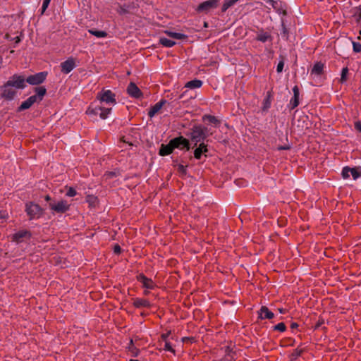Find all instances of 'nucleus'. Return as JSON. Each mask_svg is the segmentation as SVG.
Returning a JSON list of instances; mask_svg holds the SVG:
<instances>
[{"mask_svg": "<svg viewBox=\"0 0 361 361\" xmlns=\"http://www.w3.org/2000/svg\"><path fill=\"white\" fill-rule=\"evenodd\" d=\"M25 87L26 84L23 83L21 75L14 74L0 87V97L6 101H11L16 96L17 90H23Z\"/></svg>", "mask_w": 361, "mask_h": 361, "instance_id": "1", "label": "nucleus"}, {"mask_svg": "<svg viewBox=\"0 0 361 361\" xmlns=\"http://www.w3.org/2000/svg\"><path fill=\"white\" fill-rule=\"evenodd\" d=\"M188 136L190 137L194 146H197L198 143L202 142L209 136L207 128L202 125H194L191 128V131Z\"/></svg>", "mask_w": 361, "mask_h": 361, "instance_id": "2", "label": "nucleus"}, {"mask_svg": "<svg viewBox=\"0 0 361 361\" xmlns=\"http://www.w3.org/2000/svg\"><path fill=\"white\" fill-rule=\"evenodd\" d=\"M115 4L117 6L116 11L119 15L134 14L138 10L139 5L135 1L118 0Z\"/></svg>", "mask_w": 361, "mask_h": 361, "instance_id": "3", "label": "nucleus"}, {"mask_svg": "<svg viewBox=\"0 0 361 361\" xmlns=\"http://www.w3.org/2000/svg\"><path fill=\"white\" fill-rule=\"evenodd\" d=\"M25 212L29 220L39 219L44 213V209L34 202H27L25 203Z\"/></svg>", "mask_w": 361, "mask_h": 361, "instance_id": "4", "label": "nucleus"}, {"mask_svg": "<svg viewBox=\"0 0 361 361\" xmlns=\"http://www.w3.org/2000/svg\"><path fill=\"white\" fill-rule=\"evenodd\" d=\"M112 109L111 107H103L99 105H96L95 102L92 103L86 111V114L90 116H97L104 120L107 118L109 114H111Z\"/></svg>", "mask_w": 361, "mask_h": 361, "instance_id": "5", "label": "nucleus"}, {"mask_svg": "<svg viewBox=\"0 0 361 361\" xmlns=\"http://www.w3.org/2000/svg\"><path fill=\"white\" fill-rule=\"evenodd\" d=\"M96 98L100 103H105L109 105L116 104V94L110 90L102 89L97 94Z\"/></svg>", "mask_w": 361, "mask_h": 361, "instance_id": "6", "label": "nucleus"}, {"mask_svg": "<svg viewBox=\"0 0 361 361\" xmlns=\"http://www.w3.org/2000/svg\"><path fill=\"white\" fill-rule=\"evenodd\" d=\"M47 75L48 73L47 71H42L34 75H30L27 78H25L23 75H21V78L23 79L24 84L27 82L32 85H39L45 81Z\"/></svg>", "mask_w": 361, "mask_h": 361, "instance_id": "7", "label": "nucleus"}, {"mask_svg": "<svg viewBox=\"0 0 361 361\" xmlns=\"http://www.w3.org/2000/svg\"><path fill=\"white\" fill-rule=\"evenodd\" d=\"M71 204L67 200H61L59 201H54L49 203V209L53 214H64L69 211Z\"/></svg>", "mask_w": 361, "mask_h": 361, "instance_id": "8", "label": "nucleus"}, {"mask_svg": "<svg viewBox=\"0 0 361 361\" xmlns=\"http://www.w3.org/2000/svg\"><path fill=\"white\" fill-rule=\"evenodd\" d=\"M219 4V0H208L200 4L195 11L198 13L207 14L211 11L216 8Z\"/></svg>", "mask_w": 361, "mask_h": 361, "instance_id": "9", "label": "nucleus"}, {"mask_svg": "<svg viewBox=\"0 0 361 361\" xmlns=\"http://www.w3.org/2000/svg\"><path fill=\"white\" fill-rule=\"evenodd\" d=\"M32 238V233L26 229L20 230L11 235V241L17 244L25 240H29Z\"/></svg>", "mask_w": 361, "mask_h": 361, "instance_id": "10", "label": "nucleus"}, {"mask_svg": "<svg viewBox=\"0 0 361 361\" xmlns=\"http://www.w3.org/2000/svg\"><path fill=\"white\" fill-rule=\"evenodd\" d=\"M171 145H173V148H178L180 149H185L186 151L190 150V142L188 139L184 137L183 136H178L175 138L171 139Z\"/></svg>", "mask_w": 361, "mask_h": 361, "instance_id": "11", "label": "nucleus"}, {"mask_svg": "<svg viewBox=\"0 0 361 361\" xmlns=\"http://www.w3.org/2000/svg\"><path fill=\"white\" fill-rule=\"evenodd\" d=\"M137 281L142 284V287L153 290L156 287L154 282L149 278L147 277L144 274L140 273L137 276Z\"/></svg>", "mask_w": 361, "mask_h": 361, "instance_id": "12", "label": "nucleus"}, {"mask_svg": "<svg viewBox=\"0 0 361 361\" xmlns=\"http://www.w3.org/2000/svg\"><path fill=\"white\" fill-rule=\"evenodd\" d=\"M195 147H196V148L194 150L195 159H201V158L203 155L205 157H207V153L208 152L209 149H208V145L207 144H205L204 142H202Z\"/></svg>", "mask_w": 361, "mask_h": 361, "instance_id": "13", "label": "nucleus"}, {"mask_svg": "<svg viewBox=\"0 0 361 361\" xmlns=\"http://www.w3.org/2000/svg\"><path fill=\"white\" fill-rule=\"evenodd\" d=\"M127 93L131 97L139 99L142 97V92L135 83L130 82L127 87Z\"/></svg>", "mask_w": 361, "mask_h": 361, "instance_id": "14", "label": "nucleus"}, {"mask_svg": "<svg viewBox=\"0 0 361 361\" xmlns=\"http://www.w3.org/2000/svg\"><path fill=\"white\" fill-rule=\"evenodd\" d=\"M76 66L75 60L73 57L68 58L61 63V72L68 74Z\"/></svg>", "mask_w": 361, "mask_h": 361, "instance_id": "15", "label": "nucleus"}, {"mask_svg": "<svg viewBox=\"0 0 361 361\" xmlns=\"http://www.w3.org/2000/svg\"><path fill=\"white\" fill-rule=\"evenodd\" d=\"M293 97L291 98L288 107L293 110L296 108L300 104V90L297 85H295L293 88Z\"/></svg>", "mask_w": 361, "mask_h": 361, "instance_id": "16", "label": "nucleus"}, {"mask_svg": "<svg viewBox=\"0 0 361 361\" xmlns=\"http://www.w3.org/2000/svg\"><path fill=\"white\" fill-rule=\"evenodd\" d=\"M258 319H271L274 317V314L269 310L267 306H262L259 310L257 312Z\"/></svg>", "mask_w": 361, "mask_h": 361, "instance_id": "17", "label": "nucleus"}, {"mask_svg": "<svg viewBox=\"0 0 361 361\" xmlns=\"http://www.w3.org/2000/svg\"><path fill=\"white\" fill-rule=\"evenodd\" d=\"M166 102L167 101L166 99H162L154 106H152L147 113L148 116L150 118L154 117Z\"/></svg>", "mask_w": 361, "mask_h": 361, "instance_id": "18", "label": "nucleus"}, {"mask_svg": "<svg viewBox=\"0 0 361 361\" xmlns=\"http://www.w3.org/2000/svg\"><path fill=\"white\" fill-rule=\"evenodd\" d=\"M34 92L35 94L32 95V97H35V101L37 103L41 102L44 97L47 94V89L44 86H39L34 88Z\"/></svg>", "mask_w": 361, "mask_h": 361, "instance_id": "19", "label": "nucleus"}, {"mask_svg": "<svg viewBox=\"0 0 361 361\" xmlns=\"http://www.w3.org/2000/svg\"><path fill=\"white\" fill-rule=\"evenodd\" d=\"M273 39L270 32H264L262 28L257 32L256 40L262 42L263 43L269 41L271 42Z\"/></svg>", "mask_w": 361, "mask_h": 361, "instance_id": "20", "label": "nucleus"}, {"mask_svg": "<svg viewBox=\"0 0 361 361\" xmlns=\"http://www.w3.org/2000/svg\"><path fill=\"white\" fill-rule=\"evenodd\" d=\"M36 102H37L35 101V97L30 96L26 100L23 102L18 107L17 112H21L30 109Z\"/></svg>", "mask_w": 361, "mask_h": 361, "instance_id": "21", "label": "nucleus"}, {"mask_svg": "<svg viewBox=\"0 0 361 361\" xmlns=\"http://www.w3.org/2000/svg\"><path fill=\"white\" fill-rule=\"evenodd\" d=\"M133 300V305L135 308H142V307H151L152 305L150 302L145 298H135Z\"/></svg>", "mask_w": 361, "mask_h": 361, "instance_id": "22", "label": "nucleus"}, {"mask_svg": "<svg viewBox=\"0 0 361 361\" xmlns=\"http://www.w3.org/2000/svg\"><path fill=\"white\" fill-rule=\"evenodd\" d=\"M174 150L173 145H171V141L166 145L161 144L159 148V154L160 156H167L171 154Z\"/></svg>", "mask_w": 361, "mask_h": 361, "instance_id": "23", "label": "nucleus"}, {"mask_svg": "<svg viewBox=\"0 0 361 361\" xmlns=\"http://www.w3.org/2000/svg\"><path fill=\"white\" fill-rule=\"evenodd\" d=\"M272 97H273L272 91L271 90L268 91L267 92L266 97L264 99L263 102H262V111L267 112L269 109V108L271 107V104Z\"/></svg>", "mask_w": 361, "mask_h": 361, "instance_id": "24", "label": "nucleus"}, {"mask_svg": "<svg viewBox=\"0 0 361 361\" xmlns=\"http://www.w3.org/2000/svg\"><path fill=\"white\" fill-rule=\"evenodd\" d=\"M203 84V82L198 79H195L190 81H188L186 82V84L184 86V88H188V89H196L200 88L202 87Z\"/></svg>", "mask_w": 361, "mask_h": 361, "instance_id": "25", "label": "nucleus"}, {"mask_svg": "<svg viewBox=\"0 0 361 361\" xmlns=\"http://www.w3.org/2000/svg\"><path fill=\"white\" fill-rule=\"evenodd\" d=\"M202 121H208L209 123L214 124L215 127H218L221 123V121L216 116L209 114L204 115Z\"/></svg>", "mask_w": 361, "mask_h": 361, "instance_id": "26", "label": "nucleus"}, {"mask_svg": "<svg viewBox=\"0 0 361 361\" xmlns=\"http://www.w3.org/2000/svg\"><path fill=\"white\" fill-rule=\"evenodd\" d=\"M324 63L322 62H317L312 69L311 74L321 75L324 72Z\"/></svg>", "mask_w": 361, "mask_h": 361, "instance_id": "27", "label": "nucleus"}, {"mask_svg": "<svg viewBox=\"0 0 361 361\" xmlns=\"http://www.w3.org/2000/svg\"><path fill=\"white\" fill-rule=\"evenodd\" d=\"M164 33L166 34L169 37L176 39H185L188 38V36L183 33L175 32L169 30L164 31Z\"/></svg>", "mask_w": 361, "mask_h": 361, "instance_id": "28", "label": "nucleus"}, {"mask_svg": "<svg viewBox=\"0 0 361 361\" xmlns=\"http://www.w3.org/2000/svg\"><path fill=\"white\" fill-rule=\"evenodd\" d=\"M128 350L132 357H137L140 352V350L134 345L133 339L130 341Z\"/></svg>", "mask_w": 361, "mask_h": 361, "instance_id": "29", "label": "nucleus"}, {"mask_svg": "<svg viewBox=\"0 0 361 361\" xmlns=\"http://www.w3.org/2000/svg\"><path fill=\"white\" fill-rule=\"evenodd\" d=\"M159 44L165 47H172L176 44V42L166 37H160Z\"/></svg>", "mask_w": 361, "mask_h": 361, "instance_id": "30", "label": "nucleus"}, {"mask_svg": "<svg viewBox=\"0 0 361 361\" xmlns=\"http://www.w3.org/2000/svg\"><path fill=\"white\" fill-rule=\"evenodd\" d=\"M88 32L92 34V35L98 37V38H102L106 37L107 36V32L103 30H97L94 29H90L88 30Z\"/></svg>", "mask_w": 361, "mask_h": 361, "instance_id": "31", "label": "nucleus"}, {"mask_svg": "<svg viewBox=\"0 0 361 361\" xmlns=\"http://www.w3.org/2000/svg\"><path fill=\"white\" fill-rule=\"evenodd\" d=\"M350 174L352 175L354 180L361 177V167L350 168Z\"/></svg>", "mask_w": 361, "mask_h": 361, "instance_id": "32", "label": "nucleus"}, {"mask_svg": "<svg viewBox=\"0 0 361 361\" xmlns=\"http://www.w3.org/2000/svg\"><path fill=\"white\" fill-rule=\"evenodd\" d=\"M192 98L193 97L192 95H188V90H185L184 92H183L178 97V99L182 100V102H187Z\"/></svg>", "mask_w": 361, "mask_h": 361, "instance_id": "33", "label": "nucleus"}, {"mask_svg": "<svg viewBox=\"0 0 361 361\" xmlns=\"http://www.w3.org/2000/svg\"><path fill=\"white\" fill-rule=\"evenodd\" d=\"M226 353V354L224 358L225 361H235V358L233 357L234 353L229 348V347L227 348Z\"/></svg>", "mask_w": 361, "mask_h": 361, "instance_id": "34", "label": "nucleus"}, {"mask_svg": "<svg viewBox=\"0 0 361 361\" xmlns=\"http://www.w3.org/2000/svg\"><path fill=\"white\" fill-rule=\"evenodd\" d=\"M304 352L303 349H299L296 348L293 350V353L291 354V360H296L298 357H300Z\"/></svg>", "mask_w": 361, "mask_h": 361, "instance_id": "35", "label": "nucleus"}, {"mask_svg": "<svg viewBox=\"0 0 361 361\" xmlns=\"http://www.w3.org/2000/svg\"><path fill=\"white\" fill-rule=\"evenodd\" d=\"M272 328L273 331H278L280 332H284L286 330V326L283 322L279 323Z\"/></svg>", "mask_w": 361, "mask_h": 361, "instance_id": "36", "label": "nucleus"}, {"mask_svg": "<svg viewBox=\"0 0 361 361\" xmlns=\"http://www.w3.org/2000/svg\"><path fill=\"white\" fill-rule=\"evenodd\" d=\"M348 71L349 70L348 67H345L342 69L340 79V82L341 83H344L347 80V75L348 74Z\"/></svg>", "mask_w": 361, "mask_h": 361, "instance_id": "37", "label": "nucleus"}, {"mask_svg": "<svg viewBox=\"0 0 361 361\" xmlns=\"http://www.w3.org/2000/svg\"><path fill=\"white\" fill-rule=\"evenodd\" d=\"M187 166H184L183 164H178L177 165V171L179 173L180 176H184L187 174Z\"/></svg>", "mask_w": 361, "mask_h": 361, "instance_id": "38", "label": "nucleus"}, {"mask_svg": "<svg viewBox=\"0 0 361 361\" xmlns=\"http://www.w3.org/2000/svg\"><path fill=\"white\" fill-rule=\"evenodd\" d=\"M118 176H120L119 171H106L104 174V176L106 177V179H111Z\"/></svg>", "mask_w": 361, "mask_h": 361, "instance_id": "39", "label": "nucleus"}, {"mask_svg": "<svg viewBox=\"0 0 361 361\" xmlns=\"http://www.w3.org/2000/svg\"><path fill=\"white\" fill-rule=\"evenodd\" d=\"M281 27H282L281 34L283 35V37H284L286 39V40H288L289 38V35H288L289 32H288V30L287 29V27H286V25L283 21H282Z\"/></svg>", "mask_w": 361, "mask_h": 361, "instance_id": "40", "label": "nucleus"}, {"mask_svg": "<svg viewBox=\"0 0 361 361\" xmlns=\"http://www.w3.org/2000/svg\"><path fill=\"white\" fill-rule=\"evenodd\" d=\"M350 167L345 166L342 170V176L343 178H348L350 177Z\"/></svg>", "mask_w": 361, "mask_h": 361, "instance_id": "41", "label": "nucleus"}, {"mask_svg": "<svg viewBox=\"0 0 361 361\" xmlns=\"http://www.w3.org/2000/svg\"><path fill=\"white\" fill-rule=\"evenodd\" d=\"M353 51L355 53L361 52V44L359 42H353Z\"/></svg>", "mask_w": 361, "mask_h": 361, "instance_id": "42", "label": "nucleus"}, {"mask_svg": "<svg viewBox=\"0 0 361 361\" xmlns=\"http://www.w3.org/2000/svg\"><path fill=\"white\" fill-rule=\"evenodd\" d=\"M77 195V192L75 188L70 187L66 191V195L68 197H74Z\"/></svg>", "mask_w": 361, "mask_h": 361, "instance_id": "43", "label": "nucleus"}, {"mask_svg": "<svg viewBox=\"0 0 361 361\" xmlns=\"http://www.w3.org/2000/svg\"><path fill=\"white\" fill-rule=\"evenodd\" d=\"M50 1H51V0H43L42 6L41 8V14L42 15L45 12L47 8H48V6L50 4Z\"/></svg>", "mask_w": 361, "mask_h": 361, "instance_id": "44", "label": "nucleus"}, {"mask_svg": "<svg viewBox=\"0 0 361 361\" xmlns=\"http://www.w3.org/2000/svg\"><path fill=\"white\" fill-rule=\"evenodd\" d=\"M281 57V60L279 62L277 67H276V71L278 73H281L283 71V68L284 66V59L283 56Z\"/></svg>", "mask_w": 361, "mask_h": 361, "instance_id": "45", "label": "nucleus"}, {"mask_svg": "<svg viewBox=\"0 0 361 361\" xmlns=\"http://www.w3.org/2000/svg\"><path fill=\"white\" fill-rule=\"evenodd\" d=\"M164 350L175 353V350L172 348L171 343L169 341L165 342Z\"/></svg>", "mask_w": 361, "mask_h": 361, "instance_id": "46", "label": "nucleus"}, {"mask_svg": "<svg viewBox=\"0 0 361 361\" xmlns=\"http://www.w3.org/2000/svg\"><path fill=\"white\" fill-rule=\"evenodd\" d=\"M97 199V198L93 195H88L87 197V202H88L90 204H93L95 203Z\"/></svg>", "mask_w": 361, "mask_h": 361, "instance_id": "47", "label": "nucleus"}, {"mask_svg": "<svg viewBox=\"0 0 361 361\" xmlns=\"http://www.w3.org/2000/svg\"><path fill=\"white\" fill-rule=\"evenodd\" d=\"M324 324V319L322 317H319L318 321L317 322L314 329H319L322 325Z\"/></svg>", "mask_w": 361, "mask_h": 361, "instance_id": "48", "label": "nucleus"}, {"mask_svg": "<svg viewBox=\"0 0 361 361\" xmlns=\"http://www.w3.org/2000/svg\"><path fill=\"white\" fill-rule=\"evenodd\" d=\"M114 252L115 254L119 255L121 252V248L119 245L116 244L114 247Z\"/></svg>", "mask_w": 361, "mask_h": 361, "instance_id": "49", "label": "nucleus"}, {"mask_svg": "<svg viewBox=\"0 0 361 361\" xmlns=\"http://www.w3.org/2000/svg\"><path fill=\"white\" fill-rule=\"evenodd\" d=\"M355 129L361 133V122L357 121L354 124Z\"/></svg>", "mask_w": 361, "mask_h": 361, "instance_id": "50", "label": "nucleus"}, {"mask_svg": "<svg viewBox=\"0 0 361 361\" xmlns=\"http://www.w3.org/2000/svg\"><path fill=\"white\" fill-rule=\"evenodd\" d=\"M171 334V331H168L167 333L166 334H161V339L166 342L167 341V338L169 336V335Z\"/></svg>", "mask_w": 361, "mask_h": 361, "instance_id": "51", "label": "nucleus"}, {"mask_svg": "<svg viewBox=\"0 0 361 361\" xmlns=\"http://www.w3.org/2000/svg\"><path fill=\"white\" fill-rule=\"evenodd\" d=\"M44 200L48 203V204L49 205V203L51 202H54L55 200H53L50 195H47L44 197Z\"/></svg>", "mask_w": 361, "mask_h": 361, "instance_id": "52", "label": "nucleus"}, {"mask_svg": "<svg viewBox=\"0 0 361 361\" xmlns=\"http://www.w3.org/2000/svg\"><path fill=\"white\" fill-rule=\"evenodd\" d=\"M290 148L289 145H284V146H280L279 147V150H288Z\"/></svg>", "mask_w": 361, "mask_h": 361, "instance_id": "53", "label": "nucleus"}, {"mask_svg": "<svg viewBox=\"0 0 361 361\" xmlns=\"http://www.w3.org/2000/svg\"><path fill=\"white\" fill-rule=\"evenodd\" d=\"M299 326L298 324L296 323V322H293L291 323L290 324V329H298Z\"/></svg>", "mask_w": 361, "mask_h": 361, "instance_id": "54", "label": "nucleus"}, {"mask_svg": "<svg viewBox=\"0 0 361 361\" xmlns=\"http://www.w3.org/2000/svg\"><path fill=\"white\" fill-rule=\"evenodd\" d=\"M267 4L271 6H274V4H278V3L274 0H264Z\"/></svg>", "mask_w": 361, "mask_h": 361, "instance_id": "55", "label": "nucleus"}, {"mask_svg": "<svg viewBox=\"0 0 361 361\" xmlns=\"http://www.w3.org/2000/svg\"><path fill=\"white\" fill-rule=\"evenodd\" d=\"M7 214L5 212H0V219H5L6 218Z\"/></svg>", "mask_w": 361, "mask_h": 361, "instance_id": "56", "label": "nucleus"}, {"mask_svg": "<svg viewBox=\"0 0 361 361\" xmlns=\"http://www.w3.org/2000/svg\"><path fill=\"white\" fill-rule=\"evenodd\" d=\"M13 39L15 40L16 44H18L21 41L20 36L16 37Z\"/></svg>", "mask_w": 361, "mask_h": 361, "instance_id": "57", "label": "nucleus"}, {"mask_svg": "<svg viewBox=\"0 0 361 361\" xmlns=\"http://www.w3.org/2000/svg\"><path fill=\"white\" fill-rule=\"evenodd\" d=\"M355 15L357 16L359 20L361 19V8L359 9L358 12Z\"/></svg>", "mask_w": 361, "mask_h": 361, "instance_id": "58", "label": "nucleus"}, {"mask_svg": "<svg viewBox=\"0 0 361 361\" xmlns=\"http://www.w3.org/2000/svg\"><path fill=\"white\" fill-rule=\"evenodd\" d=\"M279 311L280 312V313L283 314V313L286 312V310L285 309H283V308H279Z\"/></svg>", "mask_w": 361, "mask_h": 361, "instance_id": "59", "label": "nucleus"}, {"mask_svg": "<svg viewBox=\"0 0 361 361\" xmlns=\"http://www.w3.org/2000/svg\"><path fill=\"white\" fill-rule=\"evenodd\" d=\"M149 292L148 290H145V291H144V295H148V294H149Z\"/></svg>", "mask_w": 361, "mask_h": 361, "instance_id": "60", "label": "nucleus"}, {"mask_svg": "<svg viewBox=\"0 0 361 361\" xmlns=\"http://www.w3.org/2000/svg\"><path fill=\"white\" fill-rule=\"evenodd\" d=\"M274 9L277 8L278 4H274V6H271Z\"/></svg>", "mask_w": 361, "mask_h": 361, "instance_id": "61", "label": "nucleus"}, {"mask_svg": "<svg viewBox=\"0 0 361 361\" xmlns=\"http://www.w3.org/2000/svg\"><path fill=\"white\" fill-rule=\"evenodd\" d=\"M129 361H139L138 360L130 359Z\"/></svg>", "mask_w": 361, "mask_h": 361, "instance_id": "62", "label": "nucleus"}, {"mask_svg": "<svg viewBox=\"0 0 361 361\" xmlns=\"http://www.w3.org/2000/svg\"><path fill=\"white\" fill-rule=\"evenodd\" d=\"M141 315H142V317H145L146 314H145V313H143V312H142V313H141Z\"/></svg>", "mask_w": 361, "mask_h": 361, "instance_id": "63", "label": "nucleus"}, {"mask_svg": "<svg viewBox=\"0 0 361 361\" xmlns=\"http://www.w3.org/2000/svg\"><path fill=\"white\" fill-rule=\"evenodd\" d=\"M185 339H189V338L185 337V338H183V341H185Z\"/></svg>", "mask_w": 361, "mask_h": 361, "instance_id": "64", "label": "nucleus"}]
</instances>
